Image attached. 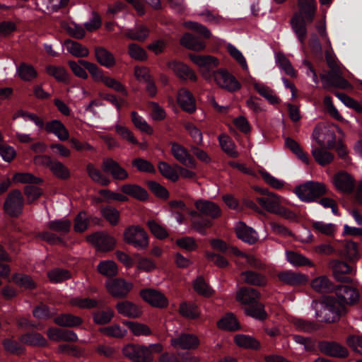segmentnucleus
<instances>
[{
    "label": "nucleus",
    "instance_id": "49530a36",
    "mask_svg": "<svg viewBox=\"0 0 362 362\" xmlns=\"http://www.w3.org/2000/svg\"><path fill=\"white\" fill-rule=\"evenodd\" d=\"M98 272L105 276H115L118 273L116 263L112 260H106L100 262L97 267Z\"/></svg>",
    "mask_w": 362,
    "mask_h": 362
},
{
    "label": "nucleus",
    "instance_id": "680f3d73",
    "mask_svg": "<svg viewBox=\"0 0 362 362\" xmlns=\"http://www.w3.org/2000/svg\"><path fill=\"white\" fill-rule=\"evenodd\" d=\"M12 280L16 285L25 289H33L36 286L33 279L26 274H15L12 276Z\"/></svg>",
    "mask_w": 362,
    "mask_h": 362
},
{
    "label": "nucleus",
    "instance_id": "37998d69",
    "mask_svg": "<svg viewBox=\"0 0 362 362\" xmlns=\"http://www.w3.org/2000/svg\"><path fill=\"white\" fill-rule=\"evenodd\" d=\"M124 324L128 327L132 334L136 337L149 336L152 334L150 327L138 322L125 321Z\"/></svg>",
    "mask_w": 362,
    "mask_h": 362
},
{
    "label": "nucleus",
    "instance_id": "72a5a7b5",
    "mask_svg": "<svg viewBox=\"0 0 362 362\" xmlns=\"http://www.w3.org/2000/svg\"><path fill=\"white\" fill-rule=\"evenodd\" d=\"M180 43L187 49L194 51H202L206 47L203 41L189 33H185L182 36L180 39Z\"/></svg>",
    "mask_w": 362,
    "mask_h": 362
},
{
    "label": "nucleus",
    "instance_id": "f257e3e1",
    "mask_svg": "<svg viewBox=\"0 0 362 362\" xmlns=\"http://www.w3.org/2000/svg\"><path fill=\"white\" fill-rule=\"evenodd\" d=\"M297 11L291 19V28L301 45H305L307 37V25L311 23L317 11L315 0H298Z\"/></svg>",
    "mask_w": 362,
    "mask_h": 362
},
{
    "label": "nucleus",
    "instance_id": "a19ab883",
    "mask_svg": "<svg viewBox=\"0 0 362 362\" xmlns=\"http://www.w3.org/2000/svg\"><path fill=\"white\" fill-rule=\"evenodd\" d=\"M234 340L238 346L244 349H258L259 348V341L249 335L237 334Z\"/></svg>",
    "mask_w": 362,
    "mask_h": 362
},
{
    "label": "nucleus",
    "instance_id": "5fc2aeb1",
    "mask_svg": "<svg viewBox=\"0 0 362 362\" xmlns=\"http://www.w3.org/2000/svg\"><path fill=\"white\" fill-rule=\"evenodd\" d=\"M158 168L160 174L165 178L176 182L179 179V175L176 170L166 162L160 161L158 164Z\"/></svg>",
    "mask_w": 362,
    "mask_h": 362
},
{
    "label": "nucleus",
    "instance_id": "58836bf2",
    "mask_svg": "<svg viewBox=\"0 0 362 362\" xmlns=\"http://www.w3.org/2000/svg\"><path fill=\"white\" fill-rule=\"evenodd\" d=\"M54 322L59 326L71 327L80 325L82 320L78 316L66 313L55 317Z\"/></svg>",
    "mask_w": 362,
    "mask_h": 362
},
{
    "label": "nucleus",
    "instance_id": "6ab92c4d",
    "mask_svg": "<svg viewBox=\"0 0 362 362\" xmlns=\"http://www.w3.org/2000/svg\"><path fill=\"white\" fill-rule=\"evenodd\" d=\"M336 295L339 304H352L358 300L359 294L354 286H339L336 288Z\"/></svg>",
    "mask_w": 362,
    "mask_h": 362
},
{
    "label": "nucleus",
    "instance_id": "4be33fe9",
    "mask_svg": "<svg viewBox=\"0 0 362 362\" xmlns=\"http://www.w3.org/2000/svg\"><path fill=\"white\" fill-rule=\"evenodd\" d=\"M329 267L332 269L334 278L341 282H351L352 280L344 274H351L353 272V268L347 263L339 261L332 260L329 263Z\"/></svg>",
    "mask_w": 362,
    "mask_h": 362
},
{
    "label": "nucleus",
    "instance_id": "a18cd8bd",
    "mask_svg": "<svg viewBox=\"0 0 362 362\" xmlns=\"http://www.w3.org/2000/svg\"><path fill=\"white\" fill-rule=\"evenodd\" d=\"M285 145L304 163L306 165L309 164L308 155L303 151L298 142L290 137H287L285 139Z\"/></svg>",
    "mask_w": 362,
    "mask_h": 362
},
{
    "label": "nucleus",
    "instance_id": "4d7b16f0",
    "mask_svg": "<svg viewBox=\"0 0 362 362\" xmlns=\"http://www.w3.org/2000/svg\"><path fill=\"white\" fill-rule=\"evenodd\" d=\"M245 283L254 286H263L266 284L265 278L255 272L246 271L241 273Z\"/></svg>",
    "mask_w": 362,
    "mask_h": 362
},
{
    "label": "nucleus",
    "instance_id": "2eb2a0df",
    "mask_svg": "<svg viewBox=\"0 0 362 362\" xmlns=\"http://www.w3.org/2000/svg\"><path fill=\"white\" fill-rule=\"evenodd\" d=\"M317 347L321 353L332 357L345 358L349 354L348 350L336 341H322Z\"/></svg>",
    "mask_w": 362,
    "mask_h": 362
},
{
    "label": "nucleus",
    "instance_id": "39448f33",
    "mask_svg": "<svg viewBox=\"0 0 362 362\" xmlns=\"http://www.w3.org/2000/svg\"><path fill=\"white\" fill-rule=\"evenodd\" d=\"M295 193L300 200L311 202L327 194V189L323 182L308 181L297 186Z\"/></svg>",
    "mask_w": 362,
    "mask_h": 362
},
{
    "label": "nucleus",
    "instance_id": "774afa93",
    "mask_svg": "<svg viewBox=\"0 0 362 362\" xmlns=\"http://www.w3.org/2000/svg\"><path fill=\"white\" fill-rule=\"evenodd\" d=\"M147 226L151 233L157 238L163 240L168 236L166 229L156 221L153 220L148 221L147 222Z\"/></svg>",
    "mask_w": 362,
    "mask_h": 362
},
{
    "label": "nucleus",
    "instance_id": "f704fd0d",
    "mask_svg": "<svg viewBox=\"0 0 362 362\" xmlns=\"http://www.w3.org/2000/svg\"><path fill=\"white\" fill-rule=\"evenodd\" d=\"M252 85L256 91L271 104L274 105L279 103V98L274 94V90L269 86L256 81L253 82Z\"/></svg>",
    "mask_w": 362,
    "mask_h": 362
},
{
    "label": "nucleus",
    "instance_id": "cd10ccee",
    "mask_svg": "<svg viewBox=\"0 0 362 362\" xmlns=\"http://www.w3.org/2000/svg\"><path fill=\"white\" fill-rule=\"evenodd\" d=\"M177 102L181 108L188 113H192L196 110L194 98L192 93L185 88L179 90Z\"/></svg>",
    "mask_w": 362,
    "mask_h": 362
},
{
    "label": "nucleus",
    "instance_id": "ea45409f",
    "mask_svg": "<svg viewBox=\"0 0 362 362\" xmlns=\"http://www.w3.org/2000/svg\"><path fill=\"white\" fill-rule=\"evenodd\" d=\"M179 313L189 319L198 318L200 315V312L197 305L194 303L182 302L179 307Z\"/></svg>",
    "mask_w": 362,
    "mask_h": 362
},
{
    "label": "nucleus",
    "instance_id": "c756f323",
    "mask_svg": "<svg viewBox=\"0 0 362 362\" xmlns=\"http://www.w3.org/2000/svg\"><path fill=\"white\" fill-rule=\"evenodd\" d=\"M260 293L254 288H243L237 293V299L246 306L258 302Z\"/></svg>",
    "mask_w": 362,
    "mask_h": 362
},
{
    "label": "nucleus",
    "instance_id": "c85d7f7f",
    "mask_svg": "<svg viewBox=\"0 0 362 362\" xmlns=\"http://www.w3.org/2000/svg\"><path fill=\"white\" fill-rule=\"evenodd\" d=\"M45 129L48 133L54 134L60 141H66L69 137L67 129L59 120L47 122Z\"/></svg>",
    "mask_w": 362,
    "mask_h": 362
},
{
    "label": "nucleus",
    "instance_id": "2f4dec72",
    "mask_svg": "<svg viewBox=\"0 0 362 362\" xmlns=\"http://www.w3.org/2000/svg\"><path fill=\"white\" fill-rule=\"evenodd\" d=\"M95 55L98 62L107 68L112 67L116 64L113 54L103 47H95Z\"/></svg>",
    "mask_w": 362,
    "mask_h": 362
},
{
    "label": "nucleus",
    "instance_id": "ddd939ff",
    "mask_svg": "<svg viewBox=\"0 0 362 362\" xmlns=\"http://www.w3.org/2000/svg\"><path fill=\"white\" fill-rule=\"evenodd\" d=\"M313 136L322 148H332L335 146V134L329 128L321 125L316 126L314 129Z\"/></svg>",
    "mask_w": 362,
    "mask_h": 362
},
{
    "label": "nucleus",
    "instance_id": "6e6552de",
    "mask_svg": "<svg viewBox=\"0 0 362 362\" xmlns=\"http://www.w3.org/2000/svg\"><path fill=\"white\" fill-rule=\"evenodd\" d=\"M122 351L126 358L134 362H151L153 359L151 351L144 345L128 344Z\"/></svg>",
    "mask_w": 362,
    "mask_h": 362
},
{
    "label": "nucleus",
    "instance_id": "7c9ffc66",
    "mask_svg": "<svg viewBox=\"0 0 362 362\" xmlns=\"http://www.w3.org/2000/svg\"><path fill=\"white\" fill-rule=\"evenodd\" d=\"M121 191L129 196L140 201H145L148 199L147 191L137 185L126 184L121 187Z\"/></svg>",
    "mask_w": 362,
    "mask_h": 362
},
{
    "label": "nucleus",
    "instance_id": "864d4df0",
    "mask_svg": "<svg viewBox=\"0 0 362 362\" xmlns=\"http://www.w3.org/2000/svg\"><path fill=\"white\" fill-rule=\"evenodd\" d=\"M148 29L142 25H139L133 29H130L127 33V37L131 40L140 42L144 41L148 36Z\"/></svg>",
    "mask_w": 362,
    "mask_h": 362
},
{
    "label": "nucleus",
    "instance_id": "79ce46f5",
    "mask_svg": "<svg viewBox=\"0 0 362 362\" xmlns=\"http://www.w3.org/2000/svg\"><path fill=\"white\" fill-rule=\"evenodd\" d=\"M86 170L88 176L91 180L103 186H107L110 184V180L104 175L98 168L92 163H88L86 166Z\"/></svg>",
    "mask_w": 362,
    "mask_h": 362
},
{
    "label": "nucleus",
    "instance_id": "aec40b11",
    "mask_svg": "<svg viewBox=\"0 0 362 362\" xmlns=\"http://www.w3.org/2000/svg\"><path fill=\"white\" fill-rule=\"evenodd\" d=\"M197 210L202 215L215 219L221 216V210L214 202L206 200L198 199L194 202Z\"/></svg>",
    "mask_w": 362,
    "mask_h": 362
},
{
    "label": "nucleus",
    "instance_id": "4468645a",
    "mask_svg": "<svg viewBox=\"0 0 362 362\" xmlns=\"http://www.w3.org/2000/svg\"><path fill=\"white\" fill-rule=\"evenodd\" d=\"M140 296L153 307L164 308L168 305V300L165 295L156 289H143L140 291Z\"/></svg>",
    "mask_w": 362,
    "mask_h": 362
},
{
    "label": "nucleus",
    "instance_id": "603ef678",
    "mask_svg": "<svg viewBox=\"0 0 362 362\" xmlns=\"http://www.w3.org/2000/svg\"><path fill=\"white\" fill-rule=\"evenodd\" d=\"M287 260L294 266H310L313 267V263L305 256L293 251H287L286 253Z\"/></svg>",
    "mask_w": 362,
    "mask_h": 362
},
{
    "label": "nucleus",
    "instance_id": "a878e982",
    "mask_svg": "<svg viewBox=\"0 0 362 362\" xmlns=\"http://www.w3.org/2000/svg\"><path fill=\"white\" fill-rule=\"evenodd\" d=\"M115 308L118 313L124 317L139 318L142 315L141 308L129 300H124L117 303Z\"/></svg>",
    "mask_w": 362,
    "mask_h": 362
},
{
    "label": "nucleus",
    "instance_id": "7ed1b4c3",
    "mask_svg": "<svg viewBox=\"0 0 362 362\" xmlns=\"http://www.w3.org/2000/svg\"><path fill=\"white\" fill-rule=\"evenodd\" d=\"M256 201L269 213L290 221H294L297 218L294 212L281 206L282 199L274 193H268L267 196L257 197Z\"/></svg>",
    "mask_w": 362,
    "mask_h": 362
},
{
    "label": "nucleus",
    "instance_id": "bf43d9fd",
    "mask_svg": "<svg viewBox=\"0 0 362 362\" xmlns=\"http://www.w3.org/2000/svg\"><path fill=\"white\" fill-rule=\"evenodd\" d=\"M45 71L47 74L53 76L58 81L66 82L69 79V74L67 71L62 66L49 65L46 66Z\"/></svg>",
    "mask_w": 362,
    "mask_h": 362
},
{
    "label": "nucleus",
    "instance_id": "423d86ee",
    "mask_svg": "<svg viewBox=\"0 0 362 362\" xmlns=\"http://www.w3.org/2000/svg\"><path fill=\"white\" fill-rule=\"evenodd\" d=\"M34 161L37 165L45 166L52 175L61 180H67L70 177L69 169L62 162L52 159L50 156L42 155L36 156Z\"/></svg>",
    "mask_w": 362,
    "mask_h": 362
},
{
    "label": "nucleus",
    "instance_id": "1a4fd4ad",
    "mask_svg": "<svg viewBox=\"0 0 362 362\" xmlns=\"http://www.w3.org/2000/svg\"><path fill=\"white\" fill-rule=\"evenodd\" d=\"M107 292L115 298H125L133 288V284L123 278H115L105 282Z\"/></svg>",
    "mask_w": 362,
    "mask_h": 362
},
{
    "label": "nucleus",
    "instance_id": "20e7f679",
    "mask_svg": "<svg viewBox=\"0 0 362 362\" xmlns=\"http://www.w3.org/2000/svg\"><path fill=\"white\" fill-rule=\"evenodd\" d=\"M312 306L315 310V317L325 322H334L339 311L337 301L330 296L323 297L318 301H313Z\"/></svg>",
    "mask_w": 362,
    "mask_h": 362
},
{
    "label": "nucleus",
    "instance_id": "b1692460",
    "mask_svg": "<svg viewBox=\"0 0 362 362\" xmlns=\"http://www.w3.org/2000/svg\"><path fill=\"white\" fill-rule=\"evenodd\" d=\"M278 278L282 283L292 286H300L308 281L306 275L288 270L279 273Z\"/></svg>",
    "mask_w": 362,
    "mask_h": 362
},
{
    "label": "nucleus",
    "instance_id": "393cba45",
    "mask_svg": "<svg viewBox=\"0 0 362 362\" xmlns=\"http://www.w3.org/2000/svg\"><path fill=\"white\" fill-rule=\"evenodd\" d=\"M235 232L240 240L250 245L255 244L258 240V235L256 231L246 226L243 222H238L237 223Z\"/></svg>",
    "mask_w": 362,
    "mask_h": 362
},
{
    "label": "nucleus",
    "instance_id": "69168bd1",
    "mask_svg": "<svg viewBox=\"0 0 362 362\" xmlns=\"http://www.w3.org/2000/svg\"><path fill=\"white\" fill-rule=\"evenodd\" d=\"M276 60L279 66L285 71L287 75L291 77H296L297 75L296 70L292 66L290 61L284 54H277Z\"/></svg>",
    "mask_w": 362,
    "mask_h": 362
},
{
    "label": "nucleus",
    "instance_id": "f8f14e48",
    "mask_svg": "<svg viewBox=\"0 0 362 362\" xmlns=\"http://www.w3.org/2000/svg\"><path fill=\"white\" fill-rule=\"evenodd\" d=\"M23 198L20 190L14 189L8 193L4 204V211L10 216L16 217L23 211Z\"/></svg>",
    "mask_w": 362,
    "mask_h": 362
},
{
    "label": "nucleus",
    "instance_id": "052dcab7",
    "mask_svg": "<svg viewBox=\"0 0 362 362\" xmlns=\"http://www.w3.org/2000/svg\"><path fill=\"white\" fill-rule=\"evenodd\" d=\"M100 332L108 337L117 339H122L127 334V329L117 324L101 328Z\"/></svg>",
    "mask_w": 362,
    "mask_h": 362
},
{
    "label": "nucleus",
    "instance_id": "3c124183",
    "mask_svg": "<svg viewBox=\"0 0 362 362\" xmlns=\"http://www.w3.org/2000/svg\"><path fill=\"white\" fill-rule=\"evenodd\" d=\"M311 287L317 292L326 293L332 289V284L325 276H320L311 281Z\"/></svg>",
    "mask_w": 362,
    "mask_h": 362
},
{
    "label": "nucleus",
    "instance_id": "412c9836",
    "mask_svg": "<svg viewBox=\"0 0 362 362\" xmlns=\"http://www.w3.org/2000/svg\"><path fill=\"white\" fill-rule=\"evenodd\" d=\"M170 344L175 349H194L198 347L199 341L194 334H182L177 337L172 338Z\"/></svg>",
    "mask_w": 362,
    "mask_h": 362
},
{
    "label": "nucleus",
    "instance_id": "338daca9",
    "mask_svg": "<svg viewBox=\"0 0 362 362\" xmlns=\"http://www.w3.org/2000/svg\"><path fill=\"white\" fill-rule=\"evenodd\" d=\"M131 116L132 121L137 129L148 134H151L153 133V129L151 127L148 125V123L137 114V112H132L131 113Z\"/></svg>",
    "mask_w": 362,
    "mask_h": 362
},
{
    "label": "nucleus",
    "instance_id": "5701e85b",
    "mask_svg": "<svg viewBox=\"0 0 362 362\" xmlns=\"http://www.w3.org/2000/svg\"><path fill=\"white\" fill-rule=\"evenodd\" d=\"M168 67L182 80L196 81L197 76L194 71L187 65L180 62H172L168 64Z\"/></svg>",
    "mask_w": 362,
    "mask_h": 362
},
{
    "label": "nucleus",
    "instance_id": "c9c22d12",
    "mask_svg": "<svg viewBox=\"0 0 362 362\" xmlns=\"http://www.w3.org/2000/svg\"><path fill=\"white\" fill-rule=\"evenodd\" d=\"M244 310L247 315L259 320H264L267 317L264 305L259 302L245 306Z\"/></svg>",
    "mask_w": 362,
    "mask_h": 362
},
{
    "label": "nucleus",
    "instance_id": "0e129e2a",
    "mask_svg": "<svg viewBox=\"0 0 362 362\" xmlns=\"http://www.w3.org/2000/svg\"><path fill=\"white\" fill-rule=\"evenodd\" d=\"M193 286L197 293L205 297H209L214 293L213 289L209 287L202 276L197 278L194 281Z\"/></svg>",
    "mask_w": 362,
    "mask_h": 362
},
{
    "label": "nucleus",
    "instance_id": "0eeeda50",
    "mask_svg": "<svg viewBox=\"0 0 362 362\" xmlns=\"http://www.w3.org/2000/svg\"><path fill=\"white\" fill-rule=\"evenodd\" d=\"M124 240L134 247L144 250L148 246V237L146 232L139 226H131L124 232Z\"/></svg>",
    "mask_w": 362,
    "mask_h": 362
},
{
    "label": "nucleus",
    "instance_id": "dca6fc26",
    "mask_svg": "<svg viewBox=\"0 0 362 362\" xmlns=\"http://www.w3.org/2000/svg\"><path fill=\"white\" fill-rule=\"evenodd\" d=\"M170 151L174 158L182 165L189 168L196 167L195 160L185 146L173 142Z\"/></svg>",
    "mask_w": 362,
    "mask_h": 362
},
{
    "label": "nucleus",
    "instance_id": "f3484780",
    "mask_svg": "<svg viewBox=\"0 0 362 362\" xmlns=\"http://www.w3.org/2000/svg\"><path fill=\"white\" fill-rule=\"evenodd\" d=\"M101 167L104 172L111 174L115 180H124L129 177L127 170L110 158H105Z\"/></svg>",
    "mask_w": 362,
    "mask_h": 362
},
{
    "label": "nucleus",
    "instance_id": "f03ea898",
    "mask_svg": "<svg viewBox=\"0 0 362 362\" xmlns=\"http://www.w3.org/2000/svg\"><path fill=\"white\" fill-rule=\"evenodd\" d=\"M325 59L330 71L327 74H322L320 76L323 83V88L325 89L331 86L344 89L349 88L350 84L342 77L341 71L332 51H325Z\"/></svg>",
    "mask_w": 362,
    "mask_h": 362
},
{
    "label": "nucleus",
    "instance_id": "9b49d317",
    "mask_svg": "<svg viewBox=\"0 0 362 362\" xmlns=\"http://www.w3.org/2000/svg\"><path fill=\"white\" fill-rule=\"evenodd\" d=\"M211 77L219 88L229 92L237 91L241 87L239 81L227 70L218 69L212 73Z\"/></svg>",
    "mask_w": 362,
    "mask_h": 362
},
{
    "label": "nucleus",
    "instance_id": "a211bd4d",
    "mask_svg": "<svg viewBox=\"0 0 362 362\" xmlns=\"http://www.w3.org/2000/svg\"><path fill=\"white\" fill-rule=\"evenodd\" d=\"M88 240L94 244L98 250L103 252L112 250L116 243L113 237L104 233H95L90 235Z\"/></svg>",
    "mask_w": 362,
    "mask_h": 362
},
{
    "label": "nucleus",
    "instance_id": "e433bc0d",
    "mask_svg": "<svg viewBox=\"0 0 362 362\" xmlns=\"http://www.w3.org/2000/svg\"><path fill=\"white\" fill-rule=\"evenodd\" d=\"M20 341L23 344L34 346H45L47 345V340L40 333L32 332L23 334Z\"/></svg>",
    "mask_w": 362,
    "mask_h": 362
},
{
    "label": "nucleus",
    "instance_id": "e2e57ef3",
    "mask_svg": "<svg viewBox=\"0 0 362 362\" xmlns=\"http://www.w3.org/2000/svg\"><path fill=\"white\" fill-rule=\"evenodd\" d=\"M132 165L139 172L148 173H156L154 165L150 161L142 158H134L132 161Z\"/></svg>",
    "mask_w": 362,
    "mask_h": 362
},
{
    "label": "nucleus",
    "instance_id": "8fccbe9b",
    "mask_svg": "<svg viewBox=\"0 0 362 362\" xmlns=\"http://www.w3.org/2000/svg\"><path fill=\"white\" fill-rule=\"evenodd\" d=\"M47 226L52 230L61 234H66L69 233L71 229V222L70 220L66 218L57 219L49 221Z\"/></svg>",
    "mask_w": 362,
    "mask_h": 362
},
{
    "label": "nucleus",
    "instance_id": "6e6d98bb",
    "mask_svg": "<svg viewBox=\"0 0 362 362\" xmlns=\"http://www.w3.org/2000/svg\"><path fill=\"white\" fill-rule=\"evenodd\" d=\"M101 215L112 226H116L119 223V211L112 206H105L100 209Z\"/></svg>",
    "mask_w": 362,
    "mask_h": 362
},
{
    "label": "nucleus",
    "instance_id": "9d476101",
    "mask_svg": "<svg viewBox=\"0 0 362 362\" xmlns=\"http://www.w3.org/2000/svg\"><path fill=\"white\" fill-rule=\"evenodd\" d=\"M188 57L199 67V71L206 80H209L211 78L212 74L210 73V70L218 66V59L209 55H199L190 53Z\"/></svg>",
    "mask_w": 362,
    "mask_h": 362
},
{
    "label": "nucleus",
    "instance_id": "bb28decb",
    "mask_svg": "<svg viewBox=\"0 0 362 362\" xmlns=\"http://www.w3.org/2000/svg\"><path fill=\"white\" fill-rule=\"evenodd\" d=\"M333 182L337 189L343 192L350 193L354 187V180L348 173L341 172L336 174Z\"/></svg>",
    "mask_w": 362,
    "mask_h": 362
},
{
    "label": "nucleus",
    "instance_id": "c03bdc74",
    "mask_svg": "<svg viewBox=\"0 0 362 362\" xmlns=\"http://www.w3.org/2000/svg\"><path fill=\"white\" fill-rule=\"evenodd\" d=\"M312 155L315 161L322 166L330 163L334 159L333 154L325 150L322 147L313 149Z\"/></svg>",
    "mask_w": 362,
    "mask_h": 362
},
{
    "label": "nucleus",
    "instance_id": "de8ad7c7",
    "mask_svg": "<svg viewBox=\"0 0 362 362\" xmlns=\"http://www.w3.org/2000/svg\"><path fill=\"white\" fill-rule=\"evenodd\" d=\"M218 327L224 330L235 331L240 329L239 323L232 313L226 315L217 323Z\"/></svg>",
    "mask_w": 362,
    "mask_h": 362
},
{
    "label": "nucleus",
    "instance_id": "13d9d810",
    "mask_svg": "<svg viewBox=\"0 0 362 362\" xmlns=\"http://www.w3.org/2000/svg\"><path fill=\"white\" fill-rule=\"evenodd\" d=\"M79 62L89 71L95 81L103 82L107 76L103 75V71L95 64L85 60H79Z\"/></svg>",
    "mask_w": 362,
    "mask_h": 362
},
{
    "label": "nucleus",
    "instance_id": "4c0bfd02",
    "mask_svg": "<svg viewBox=\"0 0 362 362\" xmlns=\"http://www.w3.org/2000/svg\"><path fill=\"white\" fill-rule=\"evenodd\" d=\"M17 74L24 81H30L37 78V72L31 64L21 63L17 69Z\"/></svg>",
    "mask_w": 362,
    "mask_h": 362
},
{
    "label": "nucleus",
    "instance_id": "473e14b6",
    "mask_svg": "<svg viewBox=\"0 0 362 362\" xmlns=\"http://www.w3.org/2000/svg\"><path fill=\"white\" fill-rule=\"evenodd\" d=\"M64 45L66 50L76 57H85L89 54L88 48L76 41L66 40Z\"/></svg>",
    "mask_w": 362,
    "mask_h": 362
},
{
    "label": "nucleus",
    "instance_id": "09e8293b",
    "mask_svg": "<svg viewBox=\"0 0 362 362\" xmlns=\"http://www.w3.org/2000/svg\"><path fill=\"white\" fill-rule=\"evenodd\" d=\"M218 141L222 150L228 156L236 158L238 156L235 146L232 139L226 134H221L218 136Z\"/></svg>",
    "mask_w": 362,
    "mask_h": 362
}]
</instances>
